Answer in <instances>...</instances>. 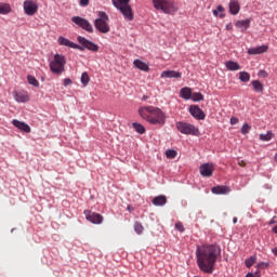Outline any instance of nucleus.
I'll return each instance as SVG.
<instances>
[{"label":"nucleus","instance_id":"nucleus-1","mask_svg":"<svg viewBox=\"0 0 277 277\" xmlns=\"http://www.w3.org/2000/svg\"><path fill=\"white\" fill-rule=\"evenodd\" d=\"M222 254V249L216 245H202L197 246L196 256L197 265L205 274H213L215 271V263Z\"/></svg>","mask_w":277,"mask_h":277},{"label":"nucleus","instance_id":"nucleus-2","mask_svg":"<svg viewBox=\"0 0 277 277\" xmlns=\"http://www.w3.org/2000/svg\"><path fill=\"white\" fill-rule=\"evenodd\" d=\"M138 114L143 120L149 122V124H158L163 127L166 124V114L155 106H142L138 109Z\"/></svg>","mask_w":277,"mask_h":277},{"label":"nucleus","instance_id":"nucleus-3","mask_svg":"<svg viewBox=\"0 0 277 277\" xmlns=\"http://www.w3.org/2000/svg\"><path fill=\"white\" fill-rule=\"evenodd\" d=\"M151 3L158 12L163 14H176L179 12V4L174 0H151Z\"/></svg>","mask_w":277,"mask_h":277},{"label":"nucleus","instance_id":"nucleus-4","mask_svg":"<svg viewBox=\"0 0 277 277\" xmlns=\"http://www.w3.org/2000/svg\"><path fill=\"white\" fill-rule=\"evenodd\" d=\"M113 5L121 12L126 21H133V9L130 6L131 0H111Z\"/></svg>","mask_w":277,"mask_h":277},{"label":"nucleus","instance_id":"nucleus-5","mask_svg":"<svg viewBox=\"0 0 277 277\" xmlns=\"http://www.w3.org/2000/svg\"><path fill=\"white\" fill-rule=\"evenodd\" d=\"M98 18L94 21V27L100 34H109L111 28L109 27V15L105 11H98Z\"/></svg>","mask_w":277,"mask_h":277},{"label":"nucleus","instance_id":"nucleus-6","mask_svg":"<svg viewBox=\"0 0 277 277\" xmlns=\"http://www.w3.org/2000/svg\"><path fill=\"white\" fill-rule=\"evenodd\" d=\"M175 127L183 135H200V130L192 123L179 121L175 123Z\"/></svg>","mask_w":277,"mask_h":277},{"label":"nucleus","instance_id":"nucleus-7","mask_svg":"<svg viewBox=\"0 0 277 277\" xmlns=\"http://www.w3.org/2000/svg\"><path fill=\"white\" fill-rule=\"evenodd\" d=\"M77 40L79 42V48H77L78 51H85V49L88 51H92L93 53L98 52V44L88 40L85 37L82 36H78Z\"/></svg>","mask_w":277,"mask_h":277},{"label":"nucleus","instance_id":"nucleus-8","mask_svg":"<svg viewBox=\"0 0 277 277\" xmlns=\"http://www.w3.org/2000/svg\"><path fill=\"white\" fill-rule=\"evenodd\" d=\"M71 23H75V25H78V27H80L84 31H88V34H94V28L92 27V24H90L88 19L81 16L71 17Z\"/></svg>","mask_w":277,"mask_h":277},{"label":"nucleus","instance_id":"nucleus-9","mask_svg":"<svg viewBox=\"0 0 277 277\" xmlns=\"http://www.w3.org/2000/svg\"><path fill=\"white\" fill-rule=\"evenodd\" d=\"M66 66V56L63 54H55L54 60L50 63V70H64Z\"/></svg>","mask_w":277,"mask_h":277},{"label":"nucleus","instance_id":"nucleus-10","mask_svg":"<svg viewBox=\"0 0 277 277\" xmlns=\"http://www.w3.org/2000/svg\"><path fill=\"white\" fill-rule=\"evenodd\" d=\"M84 215L88 222H91V224H103V215L100 213L84 210Z\"/></svg>","mask_w":277,"mask_h":277},{"label":"nucleus","instance_id":"nucleus-11","mask_svg":"<svg viewBox=\"0 0 277 277\" xmlns=\"http://www.w3.org/2000/svg\"><path fill=\"white\" fill-rule=\"evenodd\" d=\"M24 12L28 16H34L38 12V4L34 0L24 1Z\"/></svg>","mask_w":277,"mask_h":277},{"label":"nucleus","instance_id":"nucleus-12","mask_svg":"<svg viewBox=\"0 0 277 277\" xmlns=\"http://www.w3.org/2000/svg\"><path fill=\"white\" fill-rule=\"evenodd\" d=\"M13 96L16 101V103H29V92L22 90V91H15L13 93Z\"/></svg>","mask_w":277,"mask_h":277},{"label":"nucleus","instance_id":"nucleus-13","mask_svg":"<svg viewBox=\"0 0 277 277\" xmlns=\"http://www.w3.org/2000/svg\"><path fill=\"white\" fill-rule=\"evenodd\" d=\"M189 114L197 120H205L206 118L205 111H202V109L196 105L189 107Z\"/></svg>","mask_w":277,"mask_h":277},{"label":"nucleus","instance_id":"nucleus-14","mask_svg":"<svg viewBox=\"0 0 277 277\" xmlns=\"http://www.w3.org/2000/svg\"><path fill=\"white\" fill-rule=\"evenodd\" d=\"M201 176L210 177L213 176V164L211 163H203L199 168Z\"/></svg>","mask_w":277,"mask_h":277},{"label":"nucleus","instance_id":"nucleus-15","mask_svg":"<svg viewBox=\"0 0 277 277\" xmlns=\"http://www.w3.org/2000/svg\"><path fill=\"white\" fill-rule=\"evenodd\" d=\"M267 51H269V47L265 45V44H262V45H259L256 48L249 49L248 54L249 55H261L263 53H267Z\"/></svg>","mask_w":277,"mask_h":277},{"label":"nucleus","instance_id":"nucleus-16","mask_svg":"<svg viewBox=\"0 0 277 277\" xmlns=\"http://www.w3.org/2000/svg\"><path fill=\"white\" fill-rule=\"evenodd\" d=\"M12 124H14L16 127V129H19V131H23L24 133H31V128L29 127V124H27L23 121L14 119L12 121Z\"/></svg>","mask_w":277,"mask_h":277},{"label":"nucleus","instance_id":"nucleus-17","mask_svg":"<svg viewBox=\"0 0 277 277\" xmlns=\"http://www.w3.org/2000/svg\"><path fill=\"white\" fill-rule=\"evenodd\" d=\"M58 44L61 47H68L69 49H79V44L66 39L65 37H58Z\"/></svg>","mask_w":277,"mask_h":277},{"label":"nucleus","instance_id":"nucleus-18","mask_svg":"<svg viewBox=\"0 0 277 277\" xmlns=\"http://www.w3.org/2000/svg\"><path fill=\"white\" fill-rule=\"evenodd\" d=\"M251 22H252L251 18H246V19L237 21L235 23V27H237L238 29H242V31H246L247 29H250V23Z\"/></svg>","mask_w":277,"mask_h":277},{"label":"nucleus","instance_id":"nucleus-19","mask_svg":"<svg viewBox=\"0 0 277 277\" xmlns=\"http://www.w3.org/2000/svg\"><path fill=\"white\" fill-rule=\"evenodd\" d=\"M241 10V5L239 4L238 0H230L229 1V13L233 14V16H237V13Z\"/></svg>","mask_w":277,"mask_h":277},{"label":"nucleus","instance_id":"nucleus-20","mask_svg":"<svg viewBox=\"0 0 277 277\" xmlns=\"http://www.w3.org/2000/svg\"><path fill=\"white\" fill-rule=\"evenodd\" d=\"M212 194L215 195H224V194H229L230 193V188L228 186H222V185H217L211 188Z\"/></svg>","mask_w":277,"mask_h":277},{"label":"nucleus","instance_id":"nucleus-21","mask_svg":"<svg viewBox=\"0 0 277 277\" xmlns=\"http://www.w3.org/2000/svg\"><path fill=\"white\" fill-rule=\"evenodd\" d=\"M151 202L155 207H163L168 203V197H166V195H159L155 197Z\"/></svg>","mask_w":277,"mask_h":277},{"label":"nucleus","instance_id":"nucleus-22","mask_svg":"<svg viewBox=\"0 0 277 277\" xmlns=\"http://www.w3.org/2000/svg\"><path fill=\"white\" fill-rule=\"evenodd\" d=\"M164 79H181V72L175 70H167L161 74Z\"/></svg>","mask_w":277,"mask_h":277},{"label":"nucleus","instance_id":"nucleus-23","mask_svg":"<svg viewBox=\"0 0 277 277\" xmlns=\"http://www.w3.org/2000/svg\"><path fill=\"white\" fill-rule=\"evenodd\" d=\"M251 85H252L254 92H258L259 94H263V90H265V87L263 85V83H261V81L253 80V81H251Z\"/></svg>","mask_w":277,"mask_h":277},{"label":"nucleus","instance_id":"nucleus-24","mask_svg":"<svg viewBox=\"0 0 277 277\" xmlns=\"http://www.w3.org/2000/svg\"><path fill=\"white\" fill-rule=\"evenodd\" d=\"M192 89L188 87H184L183 89H181L180 91V95L185 100V101H189V98H192Z\"/></svg>","mask_w":277,"mask_h":277},{"label":"nucleus","instance_id":"nucleus-25","mask_svg":"<svg viewBox=\"0 0 277 277\" xmlns=\"http://www.w3.org/2000/svg\"><path fill=\"white\" fill-rule=\"evenodd\" d=\"M12 12V6H10V3H3L0 2V14H10Z\"/></svg>","mask_w":277,"mask_h":277},{"label":"nucleus","instance_id":"nucleus-26","mask_svg":"<svg viewBox=\"0 0 277 277\" xmlns=\"http://www.w3.org/2000/svg\"><path fill=\"white\" fill-rule=\"evenodd\" d=\"M225 66H226L227 70H239V68H241V66H239V63L234 62V61H227L225 63Z\"/></svg>","mask_w":277,"mask_h":277},{"label":"nucleus","instance_id":"nucleus-27","mask_svg":"<svg viewBox=\"0 0 277 277\" xmlns=\"http://www.w3.org/2000/svg\"><path fill=\"white\" fill-rule=\"evenodd\" d=\"M134 66L135 68H138V70H150V68L148 67V64L140 60L134 61Z\"/></svg>","mask_w":277,"mask_h":277},{"label":"nucleus","instance_id":"nucleus-28","mask_svg":"<svg viewBox=\"0 0 277 277\" xmlns=\"http://www.w3.org/2000/svg\"><path fill=\"white\" fill-rule=\"evenodd\" d=\"M132 127L136 131V133H140V134L146 133V128H144L142 123L134 122L132 123Z\"/></svg>","mask_w":277,"mask_h":277},{"label":"nucleus","instance_id":"nucleus-29","mask_svg":"<svg viewBox=\"0 0 277 277\" xmlns=\"http://www.w3.org/2000/svg\"><path fill=\"white\" fill-rule=\"evenodd\" d=\"M134 230L136 235H142V233H144V225H142L141 222H135L134 223Z\"/></svg>","mask_w":277,"mask_h":277},{"label":"nucleus","instance_id":"nucleus-30","mask_svg":"<svg viewBox=\"0 0 277 277\" xmlns=\"http://www.w3.org/2000/svg\"><path fill=\"white\" fill-rule=\"evenodd\" d=\"M81 83L84 85V88L90 83V75H88L87 71L82 72L81 75Z\"/></svg>","mask_w":277,"mask_h":277},{"label":"nucleus","instance_id":"nucleus-31","mask_svg":"<svg viewBox=\"0 0 277 277\" xmlns=\"http://www.w3.org/2000/svg\"><path fill=\"white\" fill-rule=\"evenodd\" d=\"M239 79L240 81H243V83H248V81H250V74L246 71H240Z\"/></svg>","mask_w":277,"mask_h":277},{"label":"nucleus","instance_id":"nucleus-32","mask_svg":"<svg viewBox=\"0 0 277 277\" xmlns=\"http://www.w3.org/2000/svg\"><path fill=\"white\" fill-rule=\"evenodd\" d=\"M274 137V133L267 132L266 134H260V140L262 142H269Z\"/></svg>","mask_w":277,"mask_h":277},{"label":"nucleus","instance_id":"nucleus-33","mask_svg":"<svg viewBox=\"0 0 277 277\" xmlns=\"http://www.w3.org/2000/svg\"><path fill=\"white\" fill-rule=\"evenodd\" d=\"M27 79H28V83L30 85H34V88H38V85H40V82H38V79H36V77L28 76Z\"/></svg>","mask_w":277,"mask_h":277},{"label":"nucleus","instance_id":"nucleus-34","mask_svg":"<svg viewBox=\"0 0 277 277\" xmlns=\"http://www.w3.org/2000/svg\"><path fill=\"white\" fill-rule=\"evenodd\" d=\"M190 98L195 102L205 101V95H202V93H192Z\"/></svg>","mask_w":277,"mask_h":277},{"label":"nucleus","instance_id":"nucleus-35","mask_svg":"<svg viewBox=\"0 0 277 277\" xmlns=\"http://www.w3.org/2000/svg\"><path fill=\"white\" fill-rule=\"evenodd\" d=\"M176 155H177V153L174 149H168L166 151L167 159H176Z\"/></svg>","mask_w":277,"mask_h":277},{"label":"nucleus","instance_id":"nucleus-36","mask_svg":"<svg viewBox=\"0 0 277 277\" xmlns=\"http://www.w3.org/2000/svg\"><path fill=\"white\" fill-rule=\"evenodd\" d=\"M256 263V258L251 256L248 260H246V267H252Z\"/></svg>","mask_w":277,"mask_h":277},{"label":"nucleus","instance_id":"nucleus-37","mask_svg":"<svg viewBox=\"0 0 277 277\" xmlns=\"http://www.w3.org/2000/svg\"><path fill=\"white\" fill-rule=\"evenodd\" d=\"M250 129H251L250 124L243 123V126L241 128L242 135H248V133H250Z\"/></svg>","mask_w":277,"mask_h":277},{"label":"nucleus","instance_id":"nucleus-38","mask_svg":"<svg viewBox=\"0 0 277 277\" xmlns=\"http://www.w3.org/2000/svg\"><path fill=\"white\" fill-rule=\"evenodd\" d=\"M216 11L221 12V14H219L220 18H224L226 16V13H224L225 9L221 4L217 5Z\"/></svg>","mask_w":277,"mask_h":277},{"label":"nucleus","instance_id":"nucleus-39","mask_svg":"<svg viewBox=\"0 0 277 277\" xmlns=\"http://www.w3.org/2000/svg\"><path fill=\"white\" fill-rule=\"evenodd\" d=\"M259 269H268L269 268V263L267 262H259L258 263Z\"/></svg>","mask_w":277,"mask_h":277},{"label":"nucleus","instance_id":"nucleus-40","mask_svg":"<svg viewBox=\"0 0 277 277\" xmlns=\"http://www.w3.org/2000/svg\"><path fill=\"white\" fill-rule=\"evenodd\" d=\"M175 228L180 233H185V227L183 226V223H181V222L175 223Z\"/></svg>","mask_w":277,"mask_h":277},{"label":"nucleus","instance_id":"nucleus-41","mask_svg":"<svg viewBox=\"0 0 277 277\" xmlns=\"http://www.w3.org/2000/svg\"><path fill=\"white\" fill-rule=\"evenodd\" d=\"M79 4L81 8H87V5H90V0H80Z\"/></svg>","mask_w":277,"mask_h":277},{"label":"nucleus","instance_id":"nucleus-42","mask_svg":"<svg viewBox=\"0 0 277 277\" xmlns=\"http://www.w3.org/2000/svg\"><path fill=\"white\" fill-rule=\"evenodd\" d=\"M72 83V80L70 78L64 79L63 85L68 87Z\"/></svg>","mask_w":277,"mask_h":277},{"label":"nucleus","instance_id":"nucleus-43","mask_svg":"<svg viewBox=\"0 0 277 277\" xmlns=\"http://www.w3.org/2000/svg\"><path fill=\"white\" fill-rule=\"evenodd\" d=\"M258 77H262V78L267 77V71H265V70H260V71L258 72Z\"/></svg>","mask_w":277,"mask_h":277},{"label":"nucleus","instance_id":"nucleus-44","mask_svg":"<svg viewBox=\"0 0 277 277\" xmlns=\"http://www.w3.org/2000/svg\"><path fill=\"white\" fill-rule=\"evenodd\" d=\"M239 123V119L236 117H232L230 118V124H238Z\"/></svg>","mask_w":277,"mask_h":277},{"label":"nucleus","instance_id":"nucleus-45","mask_svg":"<svg viewBox=\"0 0 277 277\" xmlns=\"http://www.w3.org/2000/svg\"><path fill=\"white\" fill-rule=\"evenodd\" d=\"M226 30L227 31H233V23H228L226 26H225Z\"/></svg>","mask_w":277,"mask_h":277},{"label":"nucleus","instance_id":"nucleus-46","mask_svg":"<svg viewBox=\"0 0 277 277\" xmlns=\"http://www.w3.org/2000/svg\"><path fill=\"white\" fill-rule=\"evenodd\" d=\"M238 166H240V168H246V161L238 160Z\"/></svg>","mask_w":277,"mask_h":277},{"label":"nucleus","instance_id":"nucleus-47","mask_svg":"<svg viewBox=\"0 0 277 277\" xmlns=\"http://www.w3.org/2000/svg\"><path fill=\"white\" fill-rule=\"evenodd\" d=\"M212 13H213L214 16H220V12L217 11V9L213 10Z\"/></svg>","mask_w":277,"mask_h":277},{"label":"nucleus","instance_id":"nucleus-48","mask_svg":"<svg viewBox=\"0 0 277 277\" xmlns=\"http://www.w3.org/2000/svg\"><path fill=\"white\" fill-rule=\"evenodd\" d=\"M273 254L277 256V247L272 250Z\"/></svg>","mask_w":277,"mask_h":277},{"label":"nucleus","instance_id":"nucleus-49","mask_svg":"<svg viewBox=\"0 0 277 277\" xmlns=\"http://www.w3.org/2000/svg\"><path fill=\"white\" fill-rule=\"evenodd\" d=\"M246 277H255V276L252 273H248Z\"/></svg>","mask_w":277,"mask_h":277},{"label":"nucleus","instance_id":"nucleus-50","mask_svg":"<svg viewBox=\"0 0 277 277\" xmlns=\"http://www.w3.org/2000/svg\"><path fill=\"white\" fill-rule=\"evenodd\" d=\"M273 233H275L277 235V225L275 227H273Z\"/></svg>","mask_w":277,"mask_h":277},{"label":"nucleus","instance_id":"nucleus-51","mask_svg":"<svg viewBox=\"0 0 277 277\" xmlns=\"http://www.w3.org/2000/svg\"><path fill=\"white\" fill-rule=\"evenodd\" d=\"M234 224H237V217L233 219Z\"/></svg>","mask_w":277,"mask_h":277},{"label":"nucleus","instance_id":"nucleus-52","mask_svg":"<svg viewBox=\"0 0 277 277\" xmlns=\"http://www.w3.org/2000/svg\"><path fill=\"white\" fill-rule=\"evenodd\" d=\"M254 276L255 277H261V274H259V272H256Z\"/></svg>","mask_w":277,"mask_h":277},{"label":"nucleus","instance_id":"nucleus-53","mask_svg":"<svg viewBox=\"0 0 277 277\" xmlns=\"http://www.w3.org/2000/svg\"><path fill=\"white\" fill-rule=\"evenodd\" d=\"M54 72L56 74V75H60V72H62L61 70H54Z\"/></svg>","mask_w":277,"mask_h":277},{"label":"nucleus","instance_id":"nucleus-54","mask_svg":"<svg viewBox=\"0 0 277 277\" xmlns=\"http://www.w3.org/2000/svg\"><path fill=\"white\" fill-rule=\"evenodd\" d=\"M148 97L146 95L143 96V101H147Z\"/></svg>","mask_w":277,"mask_h":277},{"label":"nucleus","instance_id":"nucleus-55","mask_svg":"<svg viewBox=\"0 0 277 277\" xmlns=\"http://www.w3.org/2000/svg\"><path fill=\"white\" fill-rule=\"evenodd\" d=\"M269 224H276V221L272 220V221L269 222Z\"/></svg>","mask_w":277,"mask_h":277},{"label":"nucleus","instance_id":"nucleus-56","mask_svg":"<svg viewBox=\"0 0 277 277\" xmlns=\"http://www.w3.org/2000/svg\"><path fill=\"white\" fill-rule=\"evenodd\" d=\"M129 209V211H131V208H128Z\"/></svg>","mask_w":277,"mask_h":277},{"label":"nucleus","instance_id":"nucleus-57","mask_svg":"<svg viewBox=\"0 0 277 277\" xmlns=\"http://www.w3.org/2000/svg\"><path fill=\"white\" fill-rule=\"evenodd\" d=\"M129 209V211H131V208H128Z\"/></svg>","mask_w":277,"mask_h":277}]
</instances>
